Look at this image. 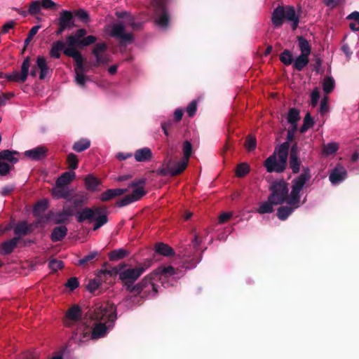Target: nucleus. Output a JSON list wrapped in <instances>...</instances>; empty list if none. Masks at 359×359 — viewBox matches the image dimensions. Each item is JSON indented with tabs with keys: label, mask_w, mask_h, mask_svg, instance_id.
Returning a JSON list of instances; mask_svg holds the SVG:
<instances>
[{
	"label": "nucleus",
	"mask_w": 359,
	"mask_h": 359,
	"mask_svg": "<svg viewBox=\"0 0 359 359\" xmlns=\"http://www.w3.org/2000/svg\"><path fill=\"white\" fill-rule=\"evenodd\" d=\"M90 315V318L96 322L91 337L93 339L101 338L114 326L117 319L116 307L114 303L105 302L96 306Z\"/></svg>",
	"instance_id": "obj_1"
},
{
	"label": "nucleus",
	"mask_w": 359,
	"mask_h": 359,
	"mask_svg": "<svg viewBox=\"0 0 359 359\" xmlns=\"http://www.w3.org/2000/svg\"><path fill=\"white\" fill-rule=\"evenodd\" d=\"M311 179L310 170L305 169L292 182V190L286 201L287 206L278 210L277 215L281 220L287 217L300 205V191Z\"/></svg>",
	"instance_id": "obj_2"
},
{
	"label": "nucleus",
	"mask_w": 359,
	"mask_h": 359,
	"mask_svg": "<svg viewBox=\"0 0 359 359\" xmlns=\"http://www.w3.org/2000/svg\"><path fill=\"white\" fill-rule=\"evenodd\" d=\"M151 261H147L137 265L134 268L127 267L121 264L107 271L106 273L110 276L118 275L119 279L124 285H133L140 276L151 266Z\"/></svg>",
	"instance_id": "obj_3"
},
{
	"label": "nucleus",
	"mask_w": 359,
	"mask_h": 359,
	"mask_svg": "<svg viewBox=\"0 0 359 359\" xmlns=\"http://www.w3.org/2000/svg\"><path fill=\"white\" fill-rule=\"evenodd\" d=\"M117 15L120 18H125V21L109 26L107 32L110 36L118 39L121 42L130 43L133 41V35L126 32V28L130 26L133 29H137L140 27V25L135 23L133 18L126 13H118Z\"/></svg>",
	"instance_id": "obj_4"
},
{
	"label": "nucleus",
	"mask_w": 359,
	"mask_h": 359,
	"mask_svg": "<svg viewBox=\"0 0 359 359\" xmlns=\"http://www.w3.org/2000/svg\"><path fill=\"white\" fill-rule=\"evenodd\" d=\"M76 218L79 222L85 220L95 221L93 230L98 229L107 222L105 209L99 207L94 208H86L76 213Z\"/></svg>",
	"instance_id": "obj_5"
},
{
	"label": "nucleus",
	"mask_w": 359,
	"mask_h": 359,
	"mask_svg": "<svg viewBox=\"0 0 359 359\" xmlns=\"http://www.w3.org/2000/svg\"><path fill=\"white\" fill-rule=\"evenodd\" d=\"M182 151L184 154L182 160L173 164L169 163L166 165V168H164L165 174H170L172 176H175L180 174L186 169L189 163V158L192 152V146L189 141L184 142Z\"/></svg>",
	"instance_id": "obj_6"
},
{
	"label": "nucleus",
	"mask_w": 359,
	"mask_h": 359,
	"mask_svg": "<svg viewBox=\"0 0 359 359\" xmlns=\"http://www.w3.org/2000/svg\"><path fill=\"white\" fill-rule=\"evenodd\" d=\"M144 184L145 180L144 179L133 182L128 187V189L131 190L132 193L117 201L116 205L123 207L140 200L145 194Z\"/></svg>",
	"instance_id": "obj_7"
},
{
	"label": "nucleus",
	"mask_w": 359,
	"mask_h": 359,
	"mask_svg": "<svg viewBox=\"0 0 359 359\" xmlns=\"http://www.w3.org/2000/svg\"><path fill=\"white\" fill-rule=\"evenodd\" d=\"M63 52L66 55L72 57L74 60L76 62V81L79 85L83 86L86 81V77L84 75L83 58L82 55L78 50H76L75 47L69 45H68L67 47L64 48Z\"/></svg>",
	"instance_id": "obj_8"
},
{
	"label": "nucleus",
	"mask_w": 359,
	"mask_h": 359,
	"mask_svg": "<svg viewBox=\"0 0 359 359\" xmlns=\"http://www.w3.org/2000/svg\"><path fill=\"white\" fill-rule=\"evenodd\" d=\"M270 191L271 194L269 196V200L276 205L282 204L289 196L287 184L283 180L273 182L270 187Z\"/></svg>",
	"instance_id": "obj_9"
},
{
	"label": "nucleus",
	"mask_w": 359,
	"mask_h": 359,
	"mask_svg": "<svg viewBox=\"0 0 359 359\" xmlns=\"http://www.w3.org/2000/svg\"><path fill=\"white\" fill-rule=\"evenodd\" d=\"M29 58L27 57L24 60L22 64L20 73L13 72L12 74L6 75L5 78H6L8 81L25 82L29 74Z\"/></svg>",
	"instance_id": "obj_10"
},
{
	"label": "nucleus",
	"mask_w": 359,
	"mask_h": 359,
	"mask_svg": "<svg viewBox=\"0 0 359 359\" xmlns=\"http://www.w3.org/2000/svg\"><path fill=\"white\" fill-rule=\"evenodd\" d=\"M169 18L165 6L161 2H157L155 8V22L161 28H165L168 24Z\"/></svg>",
	"instance_id": "obj_11"
},
{
	"label": "nucleus",
	"mask_w": 359,
	"mask_h": 359,
	"mask_svg": "<svg viewBox=\"0 0 359 359\" xmlns=\"http://www.w3.org/2000/svg\"><path fill=\"white\" fill-rule=\"evenodd\" d=\"M106 48L107 45L104 43H97L94 47L93 53L96 59L95 64V66H98L101 64H105L109 62V56L104 53Z\"/></svg>",
	"instance_id": "obj_12"
},
{
	"label": "nucleus",
	"mask_w": 359,
	"mask_h": 359,
	"mask_svg": "<svg viewBox=\"0 0 359 359\" xmlns=\"http://www.w3.org/2000/svg\"><path fill=\"white\" fill-rule=\"evenodd\" d=\"M43 218L40 219L39 221L36 222V224H27V222H21L18 223L15 229L14 233L18 236H23L26 235L34 230V229L38 226V224L43 220Z\"/></svg>",
	"instance_id": "obj_13"
},
{
	"label": "nucleus",
	"mask_w": 359,
	"mask_h": 359,
	"mask_svg": "<svg viewBox=\"0 0 359 359\" xmlns=\"http://www.w3.org/2000/svg\"><path fill=\"white\" fill-rule=\"evenodd\" d=\"M264 165L266 168V170L269 172H280L285 168V166L284 165H282V163H280V161L278 159L276 154H273V155L269 156L265 161Z\"/></svg>",
	"instance_id": "obj_14"
},
{
	"label": "nucleus",
	"mask_w": 359,
	"mask_h": 359,
	"mask_svg": "<svg viewBox=\"0 0 359 359\" xmlns=\"http://www.w3.org/2000/svg\"><path fill=\"white\" fill-rule=\"evenodd\" d=\"M346 175L345 168L341 165H337L330 172L329 179L332 184H337L346 179Z\"/></svg>",
	"instance_id": "obj_15"
},
{
	"label": "nucleus",
	"mask_w": 359,
	"mask_h": 359,
	"mask_svg": "<svg viewBox=\"0 0 359 359\" xmlns=\"http://www.w3.org/2000/svg\"><path fill=\"white\" fill-rule=\"evenodd\" d=\"M156 274L160 276V279L163 278L172 277L173 278H177L180 277L178 270L175 269L172 266H160L156 271Z\"/></svg>",
	"instance_id": "obj_16"
},
{
	"label": "nucleus",
	"mask_w": 359,
	"mask_h": 359,
	"mask_svg": "<svg viewBox=\"0 0 359 359\" xmlns=\"http://www.w3.org/2000/svg\"><path fill=\"white\" fill-rule=\"evenodd\" d=\"M47 149L45 147H37L25 152V156L32 160H41L45 157Z\"/></svg>",
	"instance_id": "obj_17"
},
{
	"label": "nucleus",
	"mask_w": 359,
	"mask_h": 359,
	"mask_svg": "<svg viewBox=\"0 0 359 359\" xmlns=\"http://www.w3.org/2000/svg\"><path fill=\"white\" fill-rule=\"evenodd\" d=\"M285 9V19H286L287 21L289 22H291L292 27L293 29H295L299 22V16L296 13L295 10L294 8L287 6L286 8H284Z\"/></svg>",
	"instance_id": "obj_18"
},
{
	"label": "nucleus",
	"mask_w": 359,
	"mask_h": 359,
	"mask_svg": "<svg viewBox=\"0 0 359 359\" xmlns=\"http://www.w3.org/2000/svg\"><path fill=\"white\" fill-rule=\"evenodd\" d=\"M289 151V144L284 142L276 150L274 154L277 156L278 159L280 161L282 165H286L287 155Z\"/></svg>",
	"instance_id": "obj_19"
},
{
	"label": "nucleus",
	"mask_w": 359,
	"mask_h": 359,
	"mask_svg": "<svg viewBox=\"0 0 359 359\" xmlns=\"http://www.w3.org/2000/svg\"><path fill=\"white\" fill-rule=\"evenodd\" d=\"M126 191L127 189H108L100 195V199L103 202L108 201L115 198L116 196L122 195Z\"/></svg>",
	"instance_id": "obj_20"
},
{
	"label": "nucleus",
	"mask_w": 359,
	"mask_h": 359,
	"mask_svg": "<svg viewBox=\"0 0 359 359\" xmlns=\"http://www.w3.org/2000/svg\"><path fill=\"white\" fill-rule=\"evenodd\" d=\"M285 9L283 7L276 8L272 14V22L276 27L282 25L285 19Z\"/></svg>",
	"instance_id": "obj_21"
},
{
	"label": "nucleus",
	"mask_w": 359,
	"mask_h": 359,
	"mask_svg": "<svg viewBox=\"0 0 359 359\" xmlns=\"http://www.w3.org/2000/svg\"><path fill=\"white\" fill-rule=\"evenodd\" d=\"M37 67L40 70L39 79H44L49 74V67L43 57H38L36 60Z\"/></svg>",
	"instance_id": "obj_22"
},
{
	"label": "nucleus",
	"mask_w": 359,
	"mask_h": 359,
	"mask_svg": "<svg viewBox=\"0 0 359 359\" xmlns=\"http://www.w3.org/2000/svg\"><path fill=\"white\" fill-rule=\"evenodd\" d=\"M134 156L138 162L147 161L151 158V151L149 148L140 149L135 152Z\"/></svg>",
	"instance_id": "obj_23"
},
{
	"label": "nucleus",
	"mask_w": 359,
	"mask_h": 359,
	"mask_svg": "<svg viewBox=\"0 0 359 359\" xmlns=\"http://www.w3.org/2000/svg\"><path fill=\"white\" fill-rule=\"evenodd\" d=\"M67 233V229L65 226L55 227L51 233V239L54 242L60 241L65 238Z\"/></svg>",
	"instance_id": "obj_24"
},
{
	"label": "nucleus",
	"mask_w": 359,
	"mask_h": 359,
	"mask_svg": "<svg viewBox=\"0 0 359 359\" xmlns=\"http://www.w3.org/2000/svg\"><path fill=\"white\" fill-rule=\"evenodd\" d=\"M19 242V238L15 237L11 240L4 242L1 245V251L4 254L11 253L17 246Z\"/></svg>",
	"instance_id": "obj_25"
},
{
	"label": "nucleus",
	"mask_w": 359,
	"mask_h": 359,
	"mask_svg": "<svg viewBox=\"0 0 359 359\" xmlns=\"http://www.w3.org/2000/svg\"><path fill=\"white\" fill-rule=\"evenodd\" d=\"M72 23V15L69 11H64L61 13L59 19V25L62 28L70 27Z\"/></svg>",
	"instance_id": "obj_26"
},
{
	"label": "nucleus",
	"mask_w": 359,
	"mask_h": 359,
	"mask_svg": "<svg viewBox=\"0 0 359 359\" xmlns=\"http://www.w3.org/2000/svg\"><path fill=\"white\" fill-rule=\"evenodd\" d=\"M75 177V172L73 171H68L64 172L56 181L59 185L66 187L69 184Z\"/></svg>",
	"instance_id": "obj_27"
},
{
	"label": "nucleus",
	"mask_w": 359,
	"mask_h": 359,
	"mask_svg": "<svg viewBox=\"0 0 359 359\" xmlns=\"http://www.w3.org/2000/svg\"><path fill=\"white\" fill-rule=\"evenodd\" d=\"M309 61V55L301 54L294 60L293 66L294 69L301 71L307 65Z\"/></svg>",
	"instance_id": "obj_28"
},
{
	"label": "nucleus",
	"mask_w": 359,
	"mask_h": 359,
	"mask_svg": "<svg viewBox=\"0 0 359 359\" xmlns=\"http://www.w3.org/2000/svg\"><path fill=\"white\" fill-rule=\"evenodd\" d=\"M65 46V43L61 41L53 43L50 50V55L52 57L59 58L60 57V53L63 50Z\"/></svg>",
	"instance_id": "obj_29"
},
{
	"label": "nucleus",
	"mask_w": 359,
	"mask_h": 359,
	"mask_svg": "<svg viewBox=\"0 0 359 359\" xmlns=\"http://www.w3.org/2000/svg\"><path fill=\"white\" fill-rule=\"evenodd\" d=\"M48 202L47 200L43 199L38 203L34 205L33 212L34 216L36 217H41L42 215L45 212L46 210L48 208Z\"/></svg>",
	"instance_id": "obj_30"
},
{
	"label": "nucleus",
	"mask_w": 359,
	"mask_h": 359,
	"mask_svg": "<svg viewBox=\"0 0 359 359\" xmlns=\"http://www.w3.org/2000/svg\"><path fill=\"white\" fill-rule=\"evenodd\" d=\"M99 184L100 181L93 175H88L85 178V185L89 191H95Z\"/></svg>",
	"instance_id": "obj_31"
},
{
	"label": "nucleus",
	"mask_w": 359,
	"mask_h": 359,
	"mask_svg": "<svg viewBox=\"0 0 359 359\" xmlns=\"http://www.w3.org/2000/svg\"><path fill=\"white\" fill-rule=\"evenodd\" d=\"M52 194L57 198H66L68 196V192L65 186L59 185L56 183L55 187L53 189Z\"/></svg>",
	"instance_id": "obj_32"
},
{
	"label": "nucleus",
	"mask_w": 359,
	"mask_h": 359,
	"mask_svg": "<svg viewBox=\"0 0 359 359\" xmlns=\"http://www.w3.org/2000/svg\"><path fill=\"white\" fill-rule=\"evenodd\" d=\"M155 250L157 253L163 256H170L173 254L172 249L167 244L159 243L155 245Z\"/></svg>",
	"instance_id": "obj_33"
},
{
	"label": "nucleus",
	"mask_w": 359,
	"mask_h": 359,
	"mask_svg": "<svg viewBox=\"0 0 359 359\" xmlns=\"http://www.w3.org/2000/svg\"><path fill=\"white\" fill-rule=\"evenodd\" d=\"M299 161L297 156L295 148L293 147L290 152V165L293 172H297L299 170Z\"/></svg>",
	"instance_id": "obj_34"
},
{
	"label": "nucleus",
	"mask_w": 359,
	"mask_h": 359,
	"mask_svg": "<svg viewBox=\"0 0 359 359\" xmlns=\"http://www.w3.org/2000/svg\"><path fill=\"white\" fill-rule=\"evenodd\" d=\"M272 201H270L268 198L267 201H264L260 203L259 208L257 209V212L259 214L271 213L273 211V205H275Z\"/></svg>",
	"instance_id": "obj_35"
},
{
	"label": "nucleus",
	"mask_w": 359,
	"mask_h": 359,
	"mask_svg": "<svg viewBox=\"0 0 359 359\" xmlns=\"http://www.w3.org/2000/svg\"><path fill=\"white\" fill-rule=\"evenodd\" d=\"M88 200L87 195L83 192L75 194L72 198V203L75 208L83 205Z\"/></svg>",
	"instance_id": "obj_36"
},
{
	"label": "nucleus",
	"mask_w": 359,
	"mask_h": 359,
	"mask_svg": "<svg viewBox=\"0 0 359 359\" xmlns=\"http://www.w3.org/2000/svg\"><path fill=\"white\" fill-rule=\"evenodd\" d=\"M67 318L72 320H78L81 316V311L79 306L70 308L66 314Z\"/></svg>",
	"instance_id": "obj_37"
},
{
	"label": "nucleus",
	"mask_w": 359,
	"mask_h": 359,
	"mask_svg": "<svg viewBox=\"0 0 359 359\" xmlns=\"http://www.w3.org/2000/svg\"><path fill=\"white\" fill-rule=\"evenodd\" d=\"M347 18L351 22H350L349 27L353 31L359 30V12L355 11L351 13Z\"/></svg>",
	"instance_id": "obj_38"
},
{
	"label": "nucleus",
	"mask_w": 359,
	"mask_h": 359,
	"mask_svg": "<svg viewBox=\"0 0 359 359\" xmlns=\"http://www.w3.org/2000/svg\"><path fill=\"white\" fill-rule=\"evenodd\" d=\"M323 90L325 93H330L334 88V81L330 76H326L323 81Z\"/></svg>",
	"instance_id": "obj_39"
},
{
	"label": "nucleus",
	"mask_w": 359,
	"mask_h": 359,
	"mask_svg": "<svg viewBox=\"0 0 359 359\" xmlns=\"http://www.w3.org/2000/svg\"><path fill=\"white\" fill-rule=\"evenodd\" d=\"M299 47L301 50V54L310 55L311 54V46L307 40L302 36L298 38Z\"/></svg>",
	"instance_id": "obj_40"
},
{
	"label": "nucleus",
	"mask_w": 359,
	"mask_h": 359,
	"mask_svg": "<svg viewBox=\"0 0 359 359\" xmlns=\"http://www.w3.org/2000/svg\"><path fill=\"white\" fill-rule=\"evenodd\" d=\"M128 252L124 249H118L110 252L109 257L111 261H117L128 256Z\"/></svg>",
	"instance_id": "obj_41"
},
{
	"label": "nucleus",
	"mask_w": 359,
	"mask_h": 359,
	"mask_svg": "<svg viewBox=\"0 0 359 359\" xmlns=\"http://www.w3.org/2000/svg\"><path fill=\"white\" fill-rule=\"evenodd\" d=\"M339 149V145L336 142H330L324 144L323 147V153L325 156L334 154Z\"/></svg>",
	"instance_id": "obj_42"
},
{
	"label": "nucleus",
	"mask_w": 359,
	"mask_h": 359,
	"mask_svg": "<svg viewBox=\"0 0 359 359\" xmlns=\"http://www.w3.org/2000/svg\"><path fill=\"white\" fill-rule=\"evenodd\" d=\"M90 145V142L88 140L82 139L74 143L73 149L77 152H81L87 149Z\"/></svg>",
	"instance_id": "obj_43"
},
{
	"label": "nucleus",
	"mask_w": 359,
	"mask_h": 359,
	"mask_svg": "<svg viewBox=\"0 0 359 359\" xmlns=\"http://www.w3.org/2000/svg\"><path fill=\"white\" fill-rule=\"evenodd\" d=\"M250 171V166L245 163H240L236 170L237 177H242L246 175Z\"/></svg>",
	"instance_id": "obj_44"
},
{
	"label": "nucleus",
	"mask_w": 359,
	"mask_h": 359,
	"mask_svg": "<svg viewBox=\"0 0 359 359\" xmlns=\"http://www.w3.org/2000/svg\"><path fill=\"white\" fill-rule=\"evenodd\" d=\"M16 152H13L9 150H4L0 152V158L8 161L11 163H15L18 161V158L13 156Z\"/></svg>",
	"instance_id": "obj_45"
},
{
	"label": "nucleus",
	"mask_w": 359,
	"mask_h": 359,
	"mask_svg": "<svg viewBox=\"0 0 359 359\" xmlns=\"http://www.w3.org/2000/svg\"><path fill=\"white\" fill-rule=\"evenodd\" d=\"M42 8L40 1H34L31 3L29 7L28 12L32 15H35L40 13L41 8Z\"/></svg>",
	"instance_id": "obj_46"
},
{
	"label": "nucleus",
	"mask_w": 359,
	"mask_h": 359,
	"mask_svg": "<svg viewBox=\"0 0 359 359\" xmlns=\"http://www.w3.org/2000/svg\"><path fill=\"white\" fill-rule=\"evenodd\" d=\"M245 147L248 151L255 149L257 147L256 138L252 135H248L245 140Z\"/></svg>",
	"instance_id": "obj_47"
},
{
	"label": "nucleus",
	"mask_w": 359,
	"mask_h": 359,
	"mask_svg": "<svg viewBox=\"0 0 359 359\" xmlns=\"http://www.w3.org/2000/svg\"><path fill=\"white\" fill-rule=\"evenodd\" d=\"M280 60L283 64H285L286 65H289L292 64V53L287 50H284L280 55Z\"/></svg>",
	"instance_id": "obj_48"
},
{
	"label": "nucleus",
	"mask_w": 359,
	"mask_h": 359,
	"mask_svg": "<svg viewBox=\"0 0 359 359\" xmlns=\"http://www.w3.org/2000/svg\"><path fill=\"white\" fill-rule=\"evenodd\" d=\"M69 167L72 170H75L78 166L77 156L74 154H69L67 156Z\"/></svg>",
	"instance_id": "obj_49"
},
{
	"label": "nucleus",
	"mask_w": 359,
	"mask_h": 359,
	"mask_svg": "<svg viewBox=\"0 0 359 359\" xmlns=\"http://www.w3.org/2000/svg\"><path fill=\"white\" fill-rule=\"evenodd\" d=\"M299 112L295 109H291L288 112L287 121L290 123H295L299 119Z\"/></svg>",
	"instance_id": "obj_50"
},
{
	"label": "nucleus",
	"mask_w": 359,
	"mask_h": 359,
	"mask_svg": "<svg viewBox=\"0 0 359 359\" xmlns=\"http://www.w3.org/2000/svg\"><path fill=\"white\" fill-rule=\"evenodd\" d=\"M100 285V282L97 279H92L90 280L86 285V289L89 292H94L95 290H97L99 288V286Z\"/></svg>",
	"instance_id": "obj_51"
},
{
	"label": "nucleus",
	"mask_w": 359,
	"mask_h": 359,
	"mask_svg": "<svg viewBox=\"0 0 359 359\" xmlns=\"http://www.w3.org/2000/svg\"><path fill=\"white\" fill-rule=\"evenodd\" d=\"M320 99V92L318 88H315L311 93V104L313 107H316Z\"/></svg>",
	"instance_id": "obj_52"
},
{
	"label": "nucleus",
	"mask_w": 359,
	"mask_h": 359,
	"mask_svg": "<svg viewBox=\"0 0 359 359\" xmlns=\"http://www.w3.org/2000/svg\"><path fill=\"white\" fill-rule=\"evenodd\" d=\"M70 351L69 350L67 346H63L60 350H59L56 355L53 356L51 359H63V357L69 354Z\"/></svg>",
	"instance_id": "obj_53"
},
{
	"label": "nucleus",
	"mask_w": 359,
	"mask_h": 359,
	"mask_svg": "<svg viewBox=\"0 0 359 359\" xmlns=\"http://www.w3.org/2000/svg\"><path fill=\"white\" fill-rule=\"evenodd\" d=\"M66 287L69 288L70 290H74L79 286V281L76 278L72 277L65 283Z\"/></svg>",
	"instance_id": "obj_54"
},
{
	"label": "nucleus",
	"mask_w": 359,
	"mask_h": 359,
	"mask_svg": "<svg viewBox=\"0 0 359 359\" xmlns=\"http://www.w3.org/2000/svg\"><path fill=\"white\" fill-rule=\"evenodd\" d=\"M313 125V121L309 114H307L304 120V124L302 127V131L304 132L311 128Z\"/></svg>",
	"instance_id": "obj_55"
},
{
	"label": "nucleus",
	"mask_w": 359,
	"mask_h": 359,
	"mask_svg": "<svg viewBox=\"0 0 359 359\" xmlns=\"http://www.w3.org/2000/svg\"><path fill=\"white\" fill-rule=\"evenodd\" d=\"M328 97L325 96L320 101V112L321 114H325L328 111Z\"/></svg>",
	"instance_id": "obj_56"
},
{
	"label": "nucleus",
	"mask_w": 359,
	"mask_h": 359,
	"mask_svg": "<svg viewBox=\"0 0 359 359\" xmlns=\"http://www.w3.org/2000/svg\"><path fill=\"white\" fill-rule=\"evenodd\" d=\"M96 38L93 36H88L80 41L81 46H87L95 43Z\"/></svg>",
	"instance_id": "obj_57"
},
{
	"label": "nucleus",
	"mask_w": 359,
	"mask_h": 359,
	"mask_svg": "<svg viewBox=\"0 0 359 359\" xmlns=\"http://www.w3.org/2000/svg\"><path fill=\"white\" fill-rule=\"evenodd\" d=\"M80 41L81 40H79L78 38H76L74 35V36H69L67 39V44L71 46H74L75 48L76 46H81Z\"/></svg>",
	"instance_id": "obj_58"
},
{
	"label": "nucleus",
	"mask_w": 359,
	"mask_h": 359,
	"mask_svg": "<svg viewBox=\"0 0 359 359\" xmlns=\"http://www.w3.org/2000/svg\"><path fill=\"white\" fill-rule=\"evenodd\" d=\"M42 8L45 9H56V4L52 0L40 1Z\"/></svg>",
	"instance_id": "obj_59"
},
{
	"label": "nucleus",
	"mask_w": 359,
	"mask_h": 359,
	"mask_svg": "<svg viewBox=\"0 0 359 359\" xmlns=\"http://www.w3.org/2000/svg\"><path fill=\"white\" fill-rule=\"evenodd\" d=\"M196 111V102L192 101L187 108V112L189 116L192 117L195 115Z\"/></svg>",
	"instance_id": "obj_60"
},
{
	"label": "nucleus",
	"mask_w": 359,
	"mask_h": 359,
	"mask_svg": "<svg viewBox=\"0 0 359 359\" xmlns=\"http://www.w3.org/2000/svg\"><path fill=\"white\" fill-rule=\"evenodd\" d=\"M97 255V252L94 251L90 252L88 255L85 256L83 259L79 260L80 264H84L87 263L88 262L93 259Z\"/></svg>",
	"instance_id": "obj_61"
},
{
	"label": "nucleus",
	"mask_w": 359,
	"mask_h": 359,
	"mask_svg": "<svg viewBox=\"0 0 359 359\" xmlns=\"http://www.w3.org/2000/svg\"><path fill=\"white\" fill-rule=\"evenodd\" d=\"M11 170V166L5 162L0 161V175H7Z\"/></svg>",
	"instance_id": "obj_62"
},
{
	"label": "nucleus",
	"mask_w": 359,
	"mask_h": 359,
	"mask_svg": "<svg viewBox=\"0 0 359 359\" xmlns=\"http://www.w3.org/2000/svg\"><path fill=\"white\" fill-rule=\"evenodd\" d=\"M75 15L82 21L86 22L88 20V14L84 10H78L75 12Z\"/></svg>",
	"instance_id": "obj_63"
},
{
	"label": "nucleus",
	"mask_w": 359,
	"mask_h": 359,
	"mask_svg": "<svg viewBox=\"0 0 359 359\" xmlns=\"http://www.w3.org/2000/svg\"><path fill=\"white\" fill-rule=\"evenodd\" d=\"M63 266V264L61 261L59 260H51L49 262V266L51 269L54 271H57L61 269Z\"/></svg>",
	"instance_id": "obj_64"
}]
</instances>
